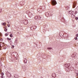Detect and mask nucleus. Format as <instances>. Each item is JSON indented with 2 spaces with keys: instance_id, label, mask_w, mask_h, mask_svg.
<instances>
[{
  "instance_id": "obj_11",
  "label": "nucleus",
  "mask_w": 78,
  "mask_h": 78,
  "mask_svg": "<svg viewBox=\"0 0 78 78\" xmlns=\"http://www.w3.org/2000/svg\"><path fill=\"white\" fill-rule=\"evenodd\" d=\"M24 62L25 63H27V59H25L24 61Z\"/></svg>"
},
{
  "instance_id": "obj_17",
  "label": "nucleus",
  "mask_w": 78,
  "mask_h": 78,
  "mask_svg": "<svg viewBox=\"0 0 78 78\" xmlns=\"http://www.w3.org/2000/svg\"><path fill=\"white\" fill-rule=\"evenodd\" d=\"M10 36L11 37H12V34H10Z\"/></svg>"
},
{
  "instance_id": "obj_13",
  "label": "nucleus",
  "mask_w": 78,
  "mask_h": 78,
  "mask_svg": "<svg viewBox=\"0 0 78 78\" xmlns=\"http://www.w3.org/2000/svg\"><path fill=\"white\" fill-rule=\"evenodd\" d=\"M29 16L30 17H31V16H33V14H32V13H30L29 14Z\"/></svg>"
},
{
  "instance_id": "obj_25",
  "label": "nucleus",
  "mask_w": 78,
  "mask_h": 78,
  "mask_svg": "<svg viewBox=\"0 0 78 78\" xmlns=\"http://www.w3.org/2000/svg\"><path fill=\"white\" fill-rule=\"evenodd\" d=\"M76 37H78V34H76Z\"/></svg>"
},
{
  "instance_id": "obj_6",
  "label": "nucleus",
  "mask_w": 78,
  "mask_h": 78,
  "mask_svg": "<svg viewBox=\"0 0 78 78\" xmlns=\"http://www.w3.org/2000/svg\"><path fill=\"white\" fill-rule=\"evenodd\" d=\"M52 76L53 78H55L56 76V74L55 73H53L52 74Z\"/></svg>"
},
{
  "instance_id": "obj_26",
  "label": "nucleus",
  "mask_w": 78,
  "mask_h": 78,
  "mask_svg": "<svg viewBox=\"0 0 78 78\" xmlns=\"http://www.w3.org/2000/svg\"><path fill=\"white\" fill-rule=\"evenodd\" d=\"M48 50H50L51 49V48H48Z\"/></svg>"
},
{
  "instance_id": "obj_12",
  "label": "nucleus",
  "mask_w": 78,
  "mask_h": 78,
  "mask_svg": "<svg viewBox=\"0 0 78 78\" xmlns=\"http://www.w3.org/2000/svg\"><path fill=\"white\" fill-rule=\"evenodd\" d=\"M70 69L71 71H73V67H71L70 68Z\"/></svg>"
},
{
  "instance_id": "obj_24",
  "label": "nucleus",
  "mask_w": 78,
  "mask_h": 78,
  "mask_svg": "<svg viewBox=\"0 0 78 78\" xmlns=\"http://www.w3.org/2000/svg\"><path fill=\"white\" fill-rule=\"evenodd\" d=\"M8 27H10V25H7Z\"/></svg>"
},
{
  "instance_id": "obj_2",
  "label": "nucleus",
  "mask_w": 78,
  "mask_h": 78,
  "mask_svg": "<svg viewBox=\"0 0 78 78\" xmlns=\"http://www.w3.org/2000/svg\"><path fill=\"white\" fill-rule=\"evenodd\" d=\"M57 4V2H56V1H55V0H52V5L53 6H55V5H56V4Z\"/></svg>"
},
{
  "instance_id": "obj_18",
  "label": "nucleus",
  "mask_w": 78,
  "mask_h": 78,
  "mask_svg": "<svg viewBox=\"0 0 78 78\" xmlns=\"http://www.w3.org/2000/svg\"><path fill=\"white\" fill-rule=\"evenodd\" d=\"M1 78H5V76H1Z\"/></svg>"
},
{
  "instance_id": "obj_22",
  "label": "nucleus",
  "mask_w": 78,
  "mask_h": 78,
  "mask_svg": "<svg viewBox=\"0 0 78 78\" xmlns=\"http://www.w3.org/2000/svg\"><path fill=\"white\" fill-rule=\"evenodd\" d=\"M2 66V63H0V66Z\"/></svg>"
},
{
  "instance_id": "obj_27",
  "label": "nucleus",
  "mask_w": 78,
  "mask_h": 78,
  "mask_svg": "<svg viewBox=\"0 0 78 78\" xmlns=\"http://www.w3.org/2000/svg\"><path fill=\"white\" fill-rule=\"evenodd\" d=\"M2 44V43H0V47H2V46H1V44Z\"/></svg>"
},
{
  "instance_id": "obj_29",
  "label": "nucleus",
  "mask_w": 78,
  "mask_h": 78,
  "mask_svg": "<svg viewBox=\"0 0 78 78\" xmlns=\"http://www.w3.org/2000/svg\"><path fill=\"white\" fill-rule=\"evenodd\" d=\"M76 20H78V18H76Z\"/></svg>"
},
{
  "instance_id": "obj_14",
  "label": "nucleus",
  "mask_w": 78,
  "mask_h": 78,
  "mask_svg": "<svg viewBox=\"0 0 78 78\" xmlns=\"http://www.w3.org/2000/svg\"><path fill=\"white\" fill-rule=\"evenodd\" d=\"M7 40H8V41H11V39L9 38H7Z\"/></svg>"
},
{
  "instance_id": "obj_9",
  "label": "nucleus",
  "mask_w": 78,
  "mask_h": 78,
  "mask_svg": "<svg viewBox=\"0 0 78 78\" xmlns=\"http://www.w3.org/2000/svg\"><path fill=\"white\" fill-rule=\"evenodd\" d=\"M14 44H15V45H17V40L16 39L15 40Z\"/></svg>"
},
{
  "instance_id": "obj_30",
  "label": "nucleus",
  "mask_w": 78,
  "mask_h": 78,
  "mask_svg": "<svg viewBox=\"0 0 78 78\" xmlns=\"http://www.w3.org/2000/svg\"><path fill=\"white\" fill-rule=\"evenodd\" d=\"M66 65H67V64H66Z\"/></svg>"
},
{
  "instance_id": "obj_10",
  "label": "nucleus",
  "mask_w": 78,
  "mask_h": 78,
  "mask_svg": "<svg viewBox=\"0 0 78 78\" xmlns=\"http://www.w3.org/2000/svg\"><path fill=\"white\" fill-rule=\"evenodd\" d=\"M4 31H5V32H6L7 31V29H6V27H4Z\"/></svg>"
},
{
  "instance_id": "obj_5",
  "label": "nucleus",
  "mask_w": 78,
  "mask_h": 78,
  "mask_svg": "<svg viewBox=\"0 0 78 78\" xmlns=\"http://www.w3.org/2000/svg\"><path fill=\"white\" fill-rule=\"evenodd\" d=\"M35 19L36 20L41 19V17L40 16H36L35 17Z\"/></svg>"
},
{
  "instance_id": "obj_23",
  "label": "nucleus",
  "mask_w": 78,
  "mask_h": 78,
  "mask_svg": "<svg viewBox=\"0 0 78 78\" xmlns=\"http://www.w3.org/2000/svg\"><path fill=\"white\" fill-rule=\"evenodd\" d=\"M14 46H12V48H14Z\"/></svg>"
},
{
  "instance_id": "obj_16",
  "label": "nucleus",
  "mask_w": 78,
  "mask_h": 78,
  "mask_svg": "<svg viewBox=\"0 0 78 78\" xmlns=\"http://www.w3.org/2000/svg\"><path fill=\"white\" fill-rule=\"evenodd\" d=\"M1 75L2 76H3V75H4V73H2L1 74Z\"/></svg>"
},
{
  "instance_id": "obj_20",
  "label": "nucleus",
  "mask_w": 78,
  "mask_h": 78,
  "mask_svg": "<svg viewBox=\"0 0 78 78\" xmlns=\"http://www.w3.org/2000/svg\"><path fill=\"white\" fill-rule=\"evenodd\" d=\"M75 40H77V39H78V38L77 37H75Z\"/></svg>"
},
{
  "instance_id": "obj_1",
  "label": "nucleus",
  "mask_w": 78,
  "mask_h": 78,
  "mask_svg": "<svg viewBox=\"0 0 78 78\" xmlns=\"http://www.w3.org/2000/svg\"><path fill=\"white\" fill-rule=\"evenodd\" d=\"M18 54L17 52H14L12 53V55L13 56H15L16 58Z\"/></svg>"
},
{
  "instance_id": "obj_8",
  "label": "nucleus",
  "mask_w": 78,
  "mask_h": 78,
  "mask_svg": "<svg viewBox=\"0 0 78 78\" xmlns=\"http://www.w3.org/2000/svg\"><path fill=\"white\" fill-rule=\"evenodd\" d=\"M69 14H70L73 15V14H74V12L73 11H69Z\"/></svg>"
},
{
  "instance_id": "obj_3",
  "label": "nucleus",
  "mask_w": 78,
  "mask_h": 78,
  "mask_svg": "<svg viewBox=\"0 0 78 78\" xmlns=\"http://www.w3.org/2000/svg\"><path fill=\"white\" fill-rule=\"evenodd\" d=\"M6 75L8 78H10L11 76V75L10 73L7 72L6 73Z\"/></svg>"
},
{
  "instance_id": "obj_21",
  "label": "nucleus",
  "mask_w": 78,
  "mask_h": 78,
  "mask_svg": "<svg viewBox=\"0 0 78 78\" xmlns=\"http://www.w3.org/2000/svg\"><path fill=\"white\" fill-rule=\"evenodd\" d=\"M5 36H8V33H6L5 34Z\"/></svg>"
},
{
  "instance_id": "obj_7",
  "label": "nucleus",
  "mask_w": 78,
  "mask_h": 78,
  "mask_svg": "<svg viewBox=\"0 0 78 78\" xmlns=\"http://www.w3.org/2000/svg\"><path fill=\"white\" fill-rule=\"evenodd\" d=\"M45 15L46 17H48V16H50V14L49 12H46Z\"/></svg>"
},
{
  "instance_id": "obj_28",
  "label": "nucleus",
  "mask_w": 78,
  "mask_h": 78,
  "mask_svg": "<svg viewBox=\"0 0 78 78\" xmlns=\"http://www.w3.org/2000/svg\"><path fill=\"white\" fill-rule=\"evenodd\" d=\"M40 78H44V77L41 76V77H40Z\"/></svg>"
},
{
  "instance_id": "obj_19",
  "label": "nucleus",
  "mask_w": 78,
  "mask_h": 78,
  "mask_svg": "<svg viewBox=\"0 0 78 78\" xmlns=\"http://www.w3.org/2000/svg\"><path fill=\"white\" fill-rule=\"evenodd\" d=\"M3 25H6V23H4L3 24Z\"/></svg>"
},
{
  "instance_id": "obj_4",
  "label": "nucleus",
  "mask_w": 78,
  "mask_h": 78,
  "mask_svg": "<svg viewBox=\"0 0 78 78\" xmlns=\"http://www.w3.org/2000/svg\"><path fill=\"white\" fill-rule=\"evenodd\" d=\"M53 12H54L53 11V10H51L50 11H49V13L51 16H53Z\"/></svg>"
},
{
  "instance_id": "obj_15",
  "label": "nucleus",
  "mask_w": 78,
  "mask_h": 78,
  "mask_svg": "<svg viewBox=\"0 0 78 78\" xmlns=\"http://www.w3.org/2000/svg\"><path fill=\"white\" fill-rule=\"evenodd\" d=\"M76 71H76L75 73H76V76H78V73H77V72H76Z\"/></svg>"
}]
</instances>
